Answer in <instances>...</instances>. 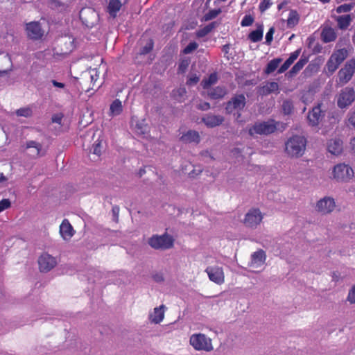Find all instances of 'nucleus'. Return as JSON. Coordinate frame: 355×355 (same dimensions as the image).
Segmentation results:
<instances>
[{
  "label": "nucleus",
  "instance_id": "f257e3e1",
  "mask_svg": "<svg viewBox=\"0 0 355 355\" xmlns=\"http://www.w3.org/2000/svg\"><path fill=\"white\" fill-rule=\"evenodd\" d=\"M306 139L302 136L295 135L285 143V151L291 157L302 156L306 149Z\"/></svg>",
  "mask_w": 355,
  "mask_h": 355
},
{
  "label": "nucleus",
  "instance_id": "f03ea898",
  "mask_svg": "<svg viewBox=\"0 0 355 355\" xmlns=\"http://www.w3.org/2000/svg\"><path fill=\"white\" fill-rule=\"evenodd\" d=\"M189 343L197 351L211 352L213 350L211 339L201 333L191 335Z\"/></svg>",
  "mask_w": 355,
  "mask_h": 355
},
{
  "label": "nucleus",
  "instance_id": "7ed1b4c3",
  "mask_svg": "<svg viewBox=\"0 0 355 355\" xmlns=\"http://www.w3.org/2000/svg\"><path fill=\"white\" fill-rule=\"evenodd\" d=\"M355 101V90L352 87L342 89L336 96L337 106L341 109H347Z\"/></svg>",
  "mask_w": 355,
  "mask_h": 355
},
{
  "label": "nucleus",
  "instance_id": "20e7f679",
  "mask_svg": "<svg viewBox=\"0 0 355 355\" xmlns=\"http://www.w3.org/2000/svg\"><path fill=\"white\" fill-rule=\"evenodd\" d=\"M246 105L244 94H236L226 103L225 110L228 114H237V119L241 116V112Z\"/></svg>",
  "mask_w": 355,
  "mask_h": 355
},
{
  "label": "nucleus",
  "instance_id": "39448f33",
  "mask_svg": "<svg viewBox=\"0 0 355 355\" xmlns=\"http://www.w3.org/2000/svg\"><path fill=\"white\" fill-rule=\"evenodd\" d=\"M355 72V58H352L346 62L344 67H342L338 73V80H336L338 86H343L349 82Z\"/></svg>",
  "mask_w": 355,
  "mask_h": 355
},
{
  "label": "nucleus",
  "instance_id": "423d86ee",
  "mask_svg": "<svg viewBox=\"0 0 355 355\" xmlns=\"http://www.w3.org/2000/svg\"><path fill=\"white\" fill-rule=\"evenodd\" d=\"M174 240L167 234L153 235L148 241L149 245L155 250H167L173 247Z\"/></svg>",
  "mask_w": 355,
  "mask_h": 355
},
{
  "label": "nucleus",
  "instance_id": "0eeeda50",
  "mask_svg": "<svg viewBox=\"0 0 355 355\" xmlns=\"http://www.w3.org/2000/svg\"><path fill=\"white\" fill-rule=\"evenodd\" d=\"M277 123L273 120L270 119L266 121L256 123L249 130V134L254 135H269L273 133L277 130Z\"/></svg>",
  "mask_w": 355,
  "mask_h": 355
},
{
  "label": "nucleus",
  "instance_id": "6e6552de",
  "mask_svg": "<svg viewBox=\"0 0 355 355\" xmlns=\"http://www.w3.org/2000/svg\"><path fill=\"white\" fill-rule=\"evenodd\" d=\"M334 178L340 182H348L354 176V171L347 164H338L334 167Z\"/></svg>",
  "mask_w": 355,
  "mask_h": 355
},
{
  "label": "nucleus",
  "instance_id": "1a4fd4ad",
  "mask_svg": "<svg viewBox=\"0 0 355 355\" xmlns=\"http://www.w3.org/2000/svg\"><path fill=\"white\" fill-rule=\"evenodd\" d=\"M263 217L259 209H251L245 214L243 223L248 227L256 228L261 222Z\"/></svg>",
  "mask_w": 355,
  "mask_h": 355
},
{
  "label": "nucleus",
  "instance_id": "9d476101",
  "mask_svg": "<svg viewBox=\"0 0 355 355\" xmlns=\"http://www.w3.org/2000/svg\"><path fill=\"white\" fill-rule=\"evenodd\" d=\"M40 270L42 272H46L53 269L57 264L55 257L48 253L42 254L38 259Z\"/></svg>",
  "mask_w": 355,
  "mask_h": 355
},
{
  "label": "nucleus",
  "instance_id": "9b49d317",
  "mask_svg": "<svg viewBox=\"0 0 355 355\" xmlns=\"http://www.w3.org/2000/svg\"><path fill=\"white\" fill-rule=\"evenodd\" d=\"M209 279L217 284H221L224 282V272L221 267L209 266L206 268Z\"/></svg>",
  "mask_w": 355,
  "mask_h": 355
},
{
  "label": "nucleus",
  "instance_id": "f8f14e48",
  "mask_svg": "<svg viewBox=\"0 0 355 355\" xmlns=\"http://www.w3.org/2000/svg\"><path fill=\"white\" fill-rule=\"evenodd\" d=\"M26 31L28 37L32 40H39L44 35V31L37 21H31L26 24Z\"/></svg>",
  "mask_w": 355,
  "mask_h": 355
},
{
  "label": "nucleus",
  "instance_id": "ddd939ff",
  "mask_svg": "<svg viewBox=\"0 0 355 355\" xmlns=\"http://www.w3.org/2000/svg\"><path fill=\"white\" fill-rule=\"evenodd\" d=\"M266 260V252L263 250H259L252 254L249 266L252 268H259L263 266Z\"/></svg>",
  "mask_w": 355,
  "mask_h": 355
},
{
  "label": "nucleus",
  "instance_id": "4468645a",
  "mask_svg": "<svg viewBox=\"0 0 355 355\" xmlns=\"http://www.w3.org/2000/svg\"><path fill=\"white\" fill-rule=\"evenodd\" d=\"M336 207L334 198L324 197L317 203L318 211L322 214H329Z\"/></svg>",
  "mask_w": 355,
  "mask_h": 355
},
{
  "label": "nucleus",
  "instance_id": "2eb2a0df",
  "mask_svg": "<svg viewBox=\"0 0 355 355\" xmlns=\"http://www.w3.org/2000/svg\"><path fill=\"white\" fill-rule=\"evenodd\" d=\"M202 121L209 128H213L220 125L224 121V118L220 115H214L211 114H206Z\"/></svg>",
  "mask_w": 355,
  "mask_h": 355
},
{
  "label": "nucleus",
  "instance_id": "dca6fc26",
  "mask_svg": "<svg viewBox=\"0 0 355 355\" xmlns=\"http://www.w3.org/2000/svg\"><path fill=\"white\" fill-rule=\"evenodd\" d=\"M327 150L332 155H340L343 151V141L340 139H330L327 144Z\"/></svg>",
  "mask_w": 355,
  "mask_h": 355
},
{
  "label": "nucleus",
  "instance_id": "f3484780",
  "mask_svg": "<svg viewBox=\"0 0 355 355\" xmlns=\"http://www.w3.org/2000/svg\"><path fill=\"white\" fill-rule=\"evenodd\" d=\"M60 233L64 240H68L73 235V230L68 220L64 219L60 226Z\"/></svg>",
  "mask_w": 355,
  "mask_h": 355
},
{
  "label": "nucleus",
  "instance_id": "a211bd4d",
  "mask_svg": "<svg viewBox=\"0 0 355 355\" xmlns=\"http://www.w3.org/2000/svg\"><path fill=\"white\" fill-rule=\"evenodd\" d=\"M336 37L337 34L333 28L327 26L322 29L321 38L324 42L328 43L333 42L336 39Z\"/></svg>",
  "mask_w": 355,
  "mask_h": 355
},
{
  "label": "nucleus",
  "instance_id": "6ab92c4d",
  "mask_svg": "<svg viewBox=\"0 0 355 355\" xmlns=\"http://www.w3.org/2000/svg\"><path fill=\"white\" fill-rule=\"evenodd\" d=\"M180 139L184 143H195L198 144L200 142V135L199 133L195 130H189L185 134H184Z\"/></svg>",
  "mask_w": 355,
  "mask_h": 355
},
{
  "label": "nucleus",
  "instance_id": "aec40b11",
  "mask_svg": "<svg viewBox=\"0 0 355 355\" xmlns=\"http://www.w3.org/2000/svg\"><path fill=\"white\" fill-rule=\"evenodd\" d=\"M325 115V112L322 111L320 105L312 108V126L318 125L322 121Z\"/></svg>",
  "mask_w": 355,
  "mask_h": 355
},
{
  "label": "nucleus",
  "instance_id": "412c9836",
  "mask_svg": "<svg viewBox=\"0 0 355 355\" xmlns=\"http://www.w3.org/2000/svg\"><path fill=\"white\" fill-rule=\"evenodd\" d=\"M132 125L133 126L134 131L139 135H145L148 132V128L144 120H132Z\"/></svg>",
  "mask_w": 355,
  "mask_h": 355
},
{
  "label": "nucleus",
  "instance_id": "4be33fe9",
  "mask_svg": "<svg viewBox=\"0 0 355 355\" xmlns=\"http://www.w3.org/2000/svg\"><path fill=\"white\" fill-rule=\"evenodd\" d=\"M300 53V49H297L293 52L289 58L284 62V64L278 69L279 73H282L286 71L294 61L298 58Z\"/></svg>",
  "mask_w": 355,
  "mask_h": 355
},
{
  "label": "nucleus",
  "instance_id": "5701e85b",
  "mask_svg": "<svg viewBox=\"0 0 355 355\" xmlns=\"http://www.w3.org/2000/svg\"><path fill=\"white\" fill-rule=\"evenodd\" d=\"M164 305H161L159 307L155 308L153 312L150 314V320L155 324L161 322L163 320L164 316Z\"/></svg>",
  "mask_w": 355,
  "mask_h": 355
},
{
  "label": "nucleus",
  "instance_id": "b1692460",
  "mask_svg": "<svg viewBox=\"0 0 355 355\" xmlns=\"http://www.w3.org/2000/svg\"><path fill=\"white\" fill-rule=\"evenodd\" d=\"M336 21L339 29L345 30L349 26L352 18L349 14H347L336 17Z\"/></svg>",
  "mask_w": 355,
  "mask_h": 355
},
{
  "label": "nucleus",
  "instance_id": "393cba45",
  "mask_svg": "<svg viewBox=\"0 0 355 355\" xmlns=\"http://www.w3.org/2000/svg\"><path fill=\"white\" fill-rule=\"evenodd\" d=\"M279 89L277 83L268 82L261 88L260 94L262 95H268L271 93H278Z\"/></svg>",
  "mask_w": 355,
  "mask_h": 355
},
{
  "label": "nucleus",
  "instance_id": "a878e982",
  "mask_svg": "<svg viewBox=\"0 0 355 355\" xmlns=\"http://www.w3.org/2000/svg\"><path fill=\"white\" fill-rule=\"evenodd\" d=\"M263 24H257V29L250 32L248 35V39L252 42H260L263 38Z\"/></svg>",
  "mask_w": 355,
  "mask_h": 355
},
{
  "label": "nucleus",
  "instance_id": "bb28decb",
  "mask_svg": "<svg viewBox=\"0 0 355 355\" xmlns=\"http://www.w3.org/2000/svg\"><path fill=\"white\" fill-rule=\"evenodd\" d=\"M123 111L122 103L119 99H115L110 106L109 116L114 117L119 115Z\"/></svg>",
  "mask_w": 355,
  "mask_h": 355
},
{
  "label": "nucleus",
  "instance_id": "cd10ccee",
  "mask_svg": "<svg viewBox=\"0 0 355 355\" xmlns=\"http://www.w3.org/2000/svg\"><path fill=\"white\" fill-rule=\"evenodd\" d=\"M122 6V3L120 0H110L107 11L110 16L112 17H116L117 15V12L120 10Z\"/></svg>",
  "mask_w": 355,
  "mask_h": 355
},
{
  "label": "nucleus",
  "instance_id": "c85d7f7f",
  "mask_svg": "<svg viewBox=\"0 0 355 355\" xmlns=\"http://www.w3.org/2000/svg\"><path fill=\"white\" fill-rule=\"evenodd\" d=\"M227 94V90L224 87H216L208 92V96L211 99H220L223 98Z\"/></svg>",
  "mask_w": 355,
  "mask_h": 355
},
{
  "label": "nucleus",
  "instance_id": "c756f323",
  "mask_svg": "<svg viewBox=\"0 0 355 355\" xmlns=\"http://www.w3.org/2000/svg\"><path fill=\"white\" fill-rule=\"evenodd\" d=\"M26 147L27 149H31L30 155L33 157L38 156L42 148L41 144L35 141H27Z\"/></svg>",
  "mask_w": 355,
  "mask_h": 355
},
{
  "label": "nucleus",
  "instance_id": "7c9ffc66",
  "mask_svg": "<svg viewBox=\"0 0 355 355\" xmlns=\"http://www.w3.org/2000/svg\"><path fill=\"white\" fill-rule=\"evenodd\" d=\"M331 56L341 64L348 56V51L345 48L340 49L334 51Z\"/></svg>",
  "mask_w": 355,
  "mask_h": 355
},
{
  "label": "nucleus",
  "instance_id": "2f4dec72",
  "mask_svg": "<svg viewBox=\"0 0 355 355\" xmlns=\"http://www.w3.org/2000/svg\"><path fill=\"white\" fill-rule=\"evenodd\" d=\"M218 80V76L216 73H211L209 77L205 78L202 82L201 85L204 89H207L211 85H214Z\"/></svg>",
  "mask_w": 355,
  "mask_h": 355
},
{
  "label": "nucleus",
  "instance_id": "473e14b6",
  "mask_svg": "<svg viewBox=\"0 0 355 355\" xmlns=\"http://www.w3.org/2000/svg\"><path fill=\"white\" fill-rule=\"evenodd\" d=\"M281 62H282L281 58H275V59L270 60L266 66V68L265 69V73L267 74H270V73H272L273 71H275L277 69V68L278 67V66Z\"/></svg>",
  "mask_w": 355,
  "mask_h": 355
},
{
  "label": "nucleus",
  "instance_id": "72a5a7b5",
  "mask_svg": "<svg viewBox=\"0 0 355 355\" xmlns=\"http://www.w3.org/2000/svg\"><path fill=\"white\" fill-rule=\"evenodd\" d=\"M307 61V58L305 57L304 58V55H302L298 62L292 67L290 73L291 74H296L298 73L304 67Z\"/></svg>",
  "mask_w": 355,
  "mask_h": 355
},
{
  "label": "nucleus",
  "instance_id": "f704fd0d",
  "mask_svg": "<svg viewBox=\"0 0 355 355\" xmlns=\"http://www.w3.org/2000/svg\"><path fill=\"white\" fill-rule=\"evenodd\" d=\"M340 65V63L338 61L335 60L331 56H330L326 64L327 70L331 74L336 71Z\"/></svg>",
  "mask_w": 355,
  "mask_h": 355
},
{
  "label": "nucleus",
  "instance_id": "c9c22d12",
  "mask_svg": "<svg viewBox=\"0 0 355 355\" xmlns=\"http://www.w3.org/2000/svg\"><path fill=\"white\" fill-rule=\"evenodd\" d=\"M340 65V63L338 61L335 60L331 56H330L326 64L327 70L331 74L336 71Z\"/></svg>",
  "mask_w": 355,
  "mask_h": 355
},
{
  "label": "nucleus",
  "instance_id": "e433bc0d",
  "mask_svg": "<svg viewBox=\"0 0 355 355\" xmlns=\"http://www.w3.org/2000/svg\"><path fill=\"white\" fill-rule=\"evenodd\" d=\"M298 22L297 14L295 11H291L287 19V26L288 28L293 27Z\"/></svg>",
  "mask_w": 355,
  "mask_h": 355
},
{
  "label": "nucleus",
  "instance_id": "4c0bfd02",
  "mask_svg": "<svg viewBox=\"0 0 355 355\" xmlns=\"http://www.w3.org/2000/svg\"><path fill=\"white\" fill-rule=\"evenodd\" d=\"M214 28V23H211L210 24L207 25L203 28L199 30L196 35L198 37H202L207 35L208 33H209L212 29Z\"/></svg>",
  "mask_w": 355,
  "mask_h": 355
},
{
  "label": "nucleus",
  "instance_id": "58836bf2",
  "mask_svg": "<svg viewBox=\"0 0 355 355\" xmlns=\"http://www.w3.org/2000/svg\"><path fill=\"white\" fill-rule=\"evenodd\" d=\"M221 12V9H213L210 10L208 12H207L204 17L205 21H209L214 18H216L220 13Z\"/></svg>",
  "mask_w": 355,
  "mask_h": 355
},
{
  "label": "nucleus",
  "instance_id": "ea45409f",
  "mask_svg": "<svg viewBox=\"0 0 355 355\" xmlns=\"http://www.w3.org/2000/svg\"><path fill=\"white\" fill-rule=\"evenodd\" d=\"M254 21V18L251 15H245L241 21V26L242 27H246L251 26Z\"/></svg>",
  "mask_w": 355,
  "mask_h": 355
},
{
  "label": "nucleus",
  "instance_id": "a19ab883",
  "mask_svg": "<svg viewBox=\"0 0 355 355\" xmlns=\"http://www.w3.org/2000/svg\"><path fill=\"white\" fill-rule=\"evenodd\" d=\"M353 3H345L338 6L336 9L337 13L340 14L343 12H348L351 11L353 8Z\"/></svg>",
  "mask_w": 355,
  "mask_h": 355
},
{
  "label": "nucleus",
  "instance_id": "79ce46f5",
  "mask_svg": "<svg viewBox=\"0 0 355 355\" xmlns=\"http://www.w3.org/2000/svg\"><path fill=\"white\" fill-rule=\"evenodd\" d=\"M16 114L20 116L29 117L32 115V110L29 107H23L18 109Z\"/></svg>",
  "mask_w": 355,
  "mask_h": 355
},
{
  "label": "nucleus",
  "instance_id": "37998d69",
  "mask_svg": "<svg viewBox=\"0 0 355 355\" xmlns=\"http://www.w3.org/2000/svg\"><path fill=\"white\" fill-rule=\"evenodd\" d=\"M293 104L290 101H284L282 104V110L285 114H289L293 110Z\"/></svg>",
  "mask_w": 355,
  "mask_h": 355
},
{
  "label": "nucleus",
  "instance_id": "c03bdc74",
  "mask_svg": "<svg viewBox=\"0 0 355 355\" xmlns=\"http://www.w3.org/2000/svg\"><path fill=\"white\" fill-rule=\"evenodd\" d=\"M187 91L184 87H180L175 91H173V95L177 98L178 101L184 99L186 95Z\"/></svg>",
  "mask_w": 355,
  "mask_h": 355
},
{
  "label": "nucleus",
  "instance_id": "a18cd8bd",
  "mask_svg": "<svg viewBox=\"0 0 355 355\" xmlns=\"http://www.w3.org/2000/svg\"><path fill=\"white\" fill-rule=\"evenodd\" d=\"M198 46V44L196 42H190L183 50L184 54H189L195 51Z\"/></svg>",
  "mask_w": 355,
  "mask_h": 355
},
{
  "label": "nucleus",
  "instance_id": "49530a36",
  "mask_svg": "<svg viewBox=\"0 0 355 355\" xmlns=\"http://www.w3.org/2000/svg\"><path fill=\"white\" fill-rule=\"evenodd\" d=\"M153 41L149 40L148 42L141 49V54H147L151 51L153 48Z\"/></svg>",
  "mask_w": 355,
  "mask_h": 355
},
{
  "label": "nucleus",
  "instance_id": "de8ad7c7",
  "mask_svg": "<svg viewBox=\"0 0 355 355\" xmlns=\"http://www.w3.org/2000/svg\"><path fill=\"white\" fill-rule=\"evenodd\" d=\"M272 4V2L271 0H263L259 4L260 11L261 12L266 11L271 6Z\"/></svg>",
  "mask_w": 355,
  "mask_h": 355
},
{
  "label": "nucleus",
  "instance_id": "09e8293b",
  "mask_svg": "<svg viewBox=\"0 0 355 355\" xmlns=\"http://www.w3.org/2000/svg\"><path fill=\"white\" fill-rule=\"evenodd\" d=\"M200 80V77L196 74H191L188 78L187 84L189 86L196 85Z\"/></svg>",
  "mask_w": 355,
  "mask_h": 355
},
{
  "label": "nucleus",
  "instance_id": "8fccbe9b",
  "mask_svg": "<svg viewBox=\"0 0 355 355\" xmlns=\"http://www.w3.org/2000/svg\"><path fill=\"white\" fill-rule=\"evenodd\" d=\"M274 33H275V28L274 27L270 28V29L268 30V31L267 32V33L266 35V44H268V45L270 44V43L273 39Z\"/></svg>",
  "mask_w": 355,
  "mask_h": 355
},
{
  "label": "nucleus",
  "instance_id": "3c124183",
  "mask_svg": "<svg viewBox=\"0 0 355 355\" xmlns=\"http://www.w3.org/2000/svg\"><path fill=\"white\" fill-rule=\"evenodd\" d=\"M101 144L98 140H97L93 146V148H92L93 154L96 155L98 156L100 155L101 152Z\"/></svg>",
  "mask_w": 355,
  "mask_h": 355
},
{
  "label": "nucleus",
  "instance_id": "603ef678",
  "mask_svg": "<svg viewBox=\"0 0 355 355\" xmlns=\"http://www.w3.org/2000/svg\"><path fill=\"white\" fill-rule=\"evenodd\" d=\"M10 207V202L8 199H3L0 201V213Z\"/></svg>",
  "mask_w": 355,
  "mask_h": 355
},
{
  "label": "nucleus",
  "instance_id": "864d4df0",
  "mask_svg": "<svg viewBox=\"0 0 355 355\" xmlns=\"http://www.w3.org/2000/svg\"><path fill=\"white\" fill-rule=\"evenodd\" d=\"M347 300L350 304H355V285L353 286L352 289L349 291Z\"/></svg>",
  "mask_w": 355,
  "mask_h": 355
},
{
  "label": "nucleus",
  "instance_id": "5fc2aeb1",
  "mask_svg": "<svg viewBox=\"0 0 355 355\" xmlns=\"http://www.w3.org/2000/svg\"><path fill=\"white\" fill-rule=\"evenodd\" d=\"M198 109L201 110H207L210 108V104L207 102H200L197 105Z\"/></svg>",
  "mask_w": 355,
  "mask_h": 355
},
{
  "label": "nucleus",
  "instance_id": "6e6d98bb",
  "mask_svg": "<svg viewBox=\"0 0 355 355\" xmlns=\"http://www.w3.org/2000/svg\"><path fill=\"white\" fill-rule=\"evenodd\" d=\"M348 121L350 125L355 128V110L349 114Z\"/></svg>",
  "mask_w": 355,
  "mask_h": 355
},
{
  "label": "nucleus",
  "instance_id": "4d7b16f0",
  "mask_svg": "<svg viewBox=\"0 0 355 355\" xmlns=\"http://www.w3.org/2000/svg\"><path fill=\"white\" fill-rule=\"evenodd\" d=\"M62 119V114H55L52 116V121L53 123H56L58 124H60Z\"/></svg>",
  "mask_w": 355,
  "mask_h": 355
},
{
  "label": "nucleus",
  "instance_id": "13d9d810",
  "mask_svg": "<svg viewBox=\"0 0 355 355\" xmlns=\"http://www.w3.org/2000/svg\"><path fill=\"white\" fill-rule=\"evenodd\" d=\"M51 83H52V84H53V85L54 87H58V88H61V89L64 87V84L62 83L58 82V81H56L55 80H52Z\"/></svg>",
  "mask_w": 355,
  "mask_h": 355
},
{
  "label": "nucleus",
  "instance_id": "bf43d9fd",
  "mask_svg": "<svg viewBox=\"0 0 355 355\" xmlns=\"http://www.w3.org/2000/svg\"><path fill=\"white\" fill-rule=\"evenodd\" d=\"M187 64H185L184 62L180 63L179 64V67H178L179 71L184 72L185 69L187 68Z\"/></svg>",
  "mask_w": 355,
  "mask_h": 355
},
{
  "label": "nucleus",
  "instance_id": "052dcab7",
  "mask_svg": "<svg viewBox=\"0 0 355 355\" xmlns=\"http://www.w3.org/2000/svg\"><path fill=\"white\" fill-rule=\"evenodd\" d=\"M119 207L117 206H114L112 207V213H113V215L117 218L118 217V215H119Z\"/></svg>",
  "mask_w": 355,
  "mask_h": 355
},
{
  "label": "nucleus",
  "instance_id": "680f3d73",
  "mask_svg": "<svg viewBox=\"0 0 355 355\" xmlns=\"http://www.w3.org/2000/svg\"><path fill=\"white\" fill-rule=\"evenodd\" d=\"M201 155L204 157H209L211 159H213V157L211 155L210 153L208 150L202 152Z\"/></svg>",
  "mask_w": 355,
  "mask_h": 355
},
{
  "label": "nucleus",
  "instance_id": "e2e57ef3",
  "mask_svg": "<svg viewBox=\"0 0 355 355\" xmlns=\"http://www.w3.org/2000/svg\"><path fill=\"white\" fill-rule=\"evenodd\" d=\"M154 279L156 282H159L163 281V277H162V276L161 275H156L154 276Z\"/></svg>",
  "mask_w": 355,
  "mask_h": 355
},
{
  "label": "nucleus",
  "instance_id": "0e129e2a",
  "mask_svg": "<svg viewBox=\"0 0 355 355\" xmlns=\"http://www.w3.org/2000/svg\"><path fill=\"white\" fill-rule=\"evenodd\" d=\"M92 72H94L95 74H93V73L91 74V76H90L91 80H92V81H94V80L96 81L97 80L96 71L94 69H93Z\"/></svg>",
  "mask_w": 355,
  "mask_h": 355
},
{
  "label": "nucleus",
  "instance_id": "69168bd1",
  "mask_svg": "<svg viewBox=\"0 0 355 355\" xmlns=\"http://www.w3.org/2000/svg\"><path fill=\"white\" fill-rule=\"evenodd\" d=\"M350 145L352 146V150L355 152V137L351 139Z\"/></svg>",
  "mask_w": 355,
  "mask_h": 355
},
{
  "label": "nucleus",
  "instance_id": "338daca9",
  "mask_svg": "<svg viewBox=\"0 0 355 355\" xmlns=\"http://www.w3.org/2000/svg\"><path fill=\"white\" fill-rule=\"evenodd\" d=\"M11 69H9V70H0V77L1 76H3L4 75H6L8 73V72L10 71Z\"/></svg>",
  "mask_w": 355,
  "mask_h": 355
},
{
  "label": "nucleus",
  "instance_id": "774afa93",
  "mask_svg": "<svg viewBox=\"0 0 355 355\" xmlns=\"http://www.w3.org/2000/svg\"><path fill=\"white\" fill-rule=\"evenodd\" d=\"M333 280L335 281V282H338V279H339V277L338 275H337V274L336 272H334L333 273Z\"/></svg>",
  "mask_w": 355,
  "mask_h": 355
}]
</instances>
